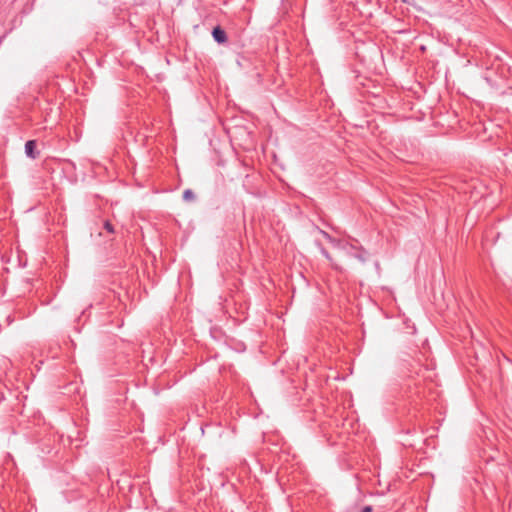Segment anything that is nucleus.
Segmentation results:
<instances>
[{"label":"nucleus","mask_w":512,"mask_h":512,"mask_svg":"<svg viewBox=\"0 0 512 512\" xmlns=\"http://www.w3.org/2000/svg\"><path fill=\"white\" fill-rule=\"evenodd\" d=\"M212 36L213 39L219 44H224L227 42L226 32L220 26H216L213 28Z\"/></svg>","instance_id":"f257e3e1"},{"label":"nucleus","mask_w":512,"mask_h":512,"mask_svg":"<svg viewBox=\"0 0 512 512\" xmlns=\"http://www.w3.org/2000/svg\"><path fill=\"white\" fill-rule=\"evenodd\" d=\"M36 142L34 140H29L25 144V153L28 157L32 159H36L39 155V152L35 151Z\"/></svg>","instance_id":"f03ea898"},{"label":"nucleus","mask_w":512,"mask_h":512,"mask_svg":"<svg viewBox=\"0 0 512 512\" xmlns=\"http://www.w3.org/2000/svg\"><path fill=\"white\" fill-rule=\"evenodd\" d=\"M318 246H319V248H320V252H321V254H322V255H323V256H324L328 261H330L331 266H332L334 269L338 270V269H339V267H338V265H337L336 263H334V262H333L332 257H331V255L329 254V252H328V251H327V250H326L322 245H320V244H319Z\"/></svg>","instance_id":"7ed1b4c3"},{"label":"nucleus","mask_w":512,"mask_h":512,"mask_svg":"<svg viewBox=\"0 0 512 512\" xmlns=\"http://www.w3.org/2000/svg\"><path fill=\"white\" fill-rule=\"evenodd\" d=\"M183 199L186 200V201H192L195 199V194L192 190L190 189H186L184 192H183Z\"/></svg>","instance_id":"20e7f679"},{"label":"nucleus","mask_w":512,"mask_h":512,"mask_svg":"<svg viewBox=\"0 0 512 512\" xmlns=\"http://www.w3.org/2000/svg\"><path fill=\"white\" fill-rule=\"evenodd\" d=\"M104 228H105L109 233H113V232H114L113 225H112L109 221H106V222H105V224H104Z\"/></svg>","instance_id":"39448f33"},{"label":"nucleus","mask_w":512,"mask_h":512,"mask_svg":"<svg viewBox=\"0 0 512 512\" xmlns=\"http://www.w3.org/2000/svg\"><path fill=\"white\" fill-rule=\"evenodd\" d=\"M322 233V235L328 240L330 241L331 243H336V240L333 239L327 232L325 231H320Z\"/></svg>","instance_id":"423d86ee"},{"label":"nucleus","mask_w":512,"mask_h":512,"mask_svg":"<svg viewBox=\"0 0 512 512\" xmlns=\"http://www.w3.org/2000/svg\"><path fill=\"white\" fill-rule=\"evenodd\" d=\"M361 512H372V507L371 506H365L362 508Z\"/></svg>","instance_id":"0eeeda50"},{"label":"nucleus","mask_w":512,"mask_h":512,"mask_svg":"<svg viewBox=\"0 0 512 512\" xmlns=\"http://www.w3.org/2000/svg\"><path fill=\"white\" fill-rule=\"evenodd\" d=\"M355 257L358 258L362 262L365 261V257L362 254H356Z\"/></svg>","instance_id":"6e6552de"},{"label":"nucleus","mask_w":512,"mask_h":512,"mask_svg":"<svg viewBox=\"0 0 512 512\" xmlns=\"http://www.w3.org/2000/svg\"><path fill=\"white\" fill-rule=\"evenodd\" d=\"M401 1H402L403 3H407V2H408V0H401Z\"/></svg>","instance_id":"1a4fd4ad"}]
</instances>
